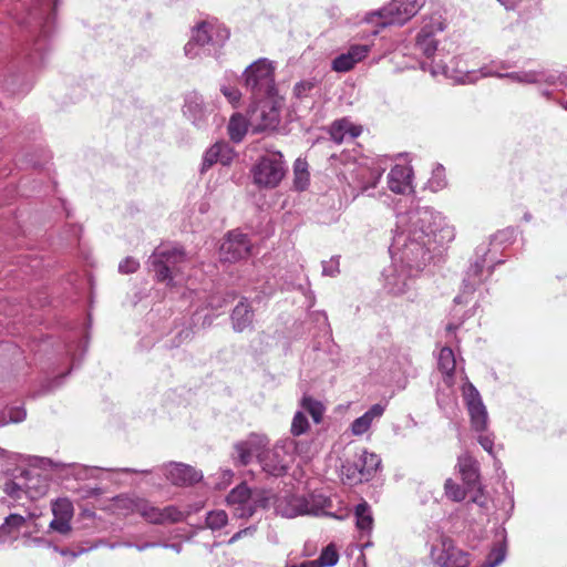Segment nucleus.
I'll return each instance as SVG.
<instances>
[{"mask_svg":"<svg viewBox=\"0 0 567 567\" xmlns=\"http://www.w3.org/2000/svg\"><path fill=\"white\" fill-rule=\"evenodd\" d=\"M235 152L229 143L219 141L213 144L204 154L202 171H206L214 164L226 166L234 159Z\"/></svg>","mask_w":567,"mask_h":567,"instance_id":"obj_22","label":"nucleus"},{"mask_svg":"<svg viewBox=\"0 0 567 567\" xmlns=\"http://www.w3.org/2000/svg\"><path fill=\"white\" fill-rule=\"evenodd\" d=\"M300 411H303L305 414L308 413L316 424L321 422L324 412V406L320 401L315 400L311 396L305 395L300 402Z\"/></svg>","mask_w":567,"mask_h":567,"instance_id":"obj_35","label":"nucleus"},{"mask_svg":"<svg viewBox=\"0 0 567 567\" xmlns=\"http://www.w3.org/2000/svg\"><path fill=\"white\" fill-rule=\"evenodd\" d=\"M412 168L404 165H395L388 175L389 188L396 194H404L411 188Z\"/></svg>","mask_w":567,"mask_h":567,"instance_id":"obj_23","label":"nucleus"},{"mask_svg":"<svg viewBox=\"0 0 567 567\" xmlns=\"http://www.w3.org/2000/svg\"><path fill=\"white\" fill-rule=\"evenodd\" d=\"M439 369L445 375L444 381L447 384H452L453 374L456 367L455 355L453 350L450 347H444L441 349L439 354Z\"/></svg>","mask_w":567,"mask_h":567,"instance_id":"obj_33","label":"nucleus"},{"mask_svg":"<svg viewBox=\"0 0 567 567\" xmlns=\"http://www.w3.org/2000/svg\"><path fill=\"white\" fill-rule=\"evenodd\" d=\"M298 452V442L292 437L279 440L272 449H267L259 454V464L262 470L272 475L281 476L288 470L292 455Z\"/></svg>","mask_w":567,"mask_h":567,"instance_id":"obj_8","label":"nucleus"},{"mask_svg":"<svg viewBox=\"0 0 567 567\" xmlns=\"http://www.w3.org/2000/svg\"><path fill=\"white\" fill-rule=\"evenodd\" d=\"M291 567H320V564L316 560H308Z\"/></svg>","mask_w":567,"mask_h":567,"instance_id":"obj_57","label":"nucleus"},{"mask_svg":"<svg viewBox=\"0 0 567 567\" xmlns=\"http://www.w3.org/2000/svg\"><path fill=\"white\" fill-rule=\"evenodd\" d=\"M506 9H513L516 4V0H498Z\"/></svg>","mask_w":567,"mask_h":567,"instance_id":"obj_58","label":"nucleus"},{"mask_svg":"<svg viewBox=\"0 0 567 567\" xmlns=\"http://www.w3.org/2000/svg\"><path fill=\"white\" fill-rule=\"evenodd\" d=\"M463 396L471 416L472 427L476 432L485 431L488 415L480 392L471 382H466L463 385Z\"/></svg>","mask_w":567,"mask_h":567,"instance_id":"obj_13","label":"nucleus"},{"mask_svg":"<svg viewBox=\"0 0 567 567\" xmlns=\"http://www.w3.org/2000/svg\"><path fill=\"white\" fill-rule=\"evenodd\" d=\"M221 93L225 95V97L231 103V104H236L239 102L240 100V96H241V93L238 89L236 87H228V86H223L221 89Z\"/></svg>","mask_w":567,"mask_h":567,"instance_id":"obj_53","label":"nucleus"},{"mask_svg":"<svg viewBox=\"0 0 567 567\" xmlns=\"http://www.w3.org/2000/svg\"><path fill=\"white\" fill-rule=\"evenodd\" d=\"M354 460L358 462L361 475L365 477V481H369L381 465L380 456L364 449L355 455Z\"/></svg>","mask_w":567,"mask_h":567,"instance_id":"obj_31","label":"nucleus"},{"mask_svg":"<svg viewBox=\"0 0 567 567\" xmlns=\"http://www.w3.org/2000/svg\"><path fill=\"white\" fill-rule=\"evenodd\" d=\"M313 87L315 83L312 81H301L295 85L293 93L297 97L302 99L306 97Z\"/></svg>","mask_w":567,"mask_h":567,"instance_id":"obj_50","label":"nucleus"},{"mask_svg":"<svg viewBox=\"0 0 567 567\" xmlns=\"http://www.w3.org/2000/svg\"><path fill=\"white\" fill-rule=\"evenodd\" d=\"M70 520L71 519H66V518H62V517H54L52 519V522L50 523V527L53 530L64 535V534L69 533L71 529Z\"/></svg>","mask_w":567,"mask_h":567,"instance_id":"obj_49","label":"nucleus"},{"mask_svg":"<svg viewBox=\"0 0 567 567\" xmlns=\"http://www.w3.org/2000/svg\"><path fill=\"white\" fill-rule=\"evenodd\" d=\"M457 466L464 484L471 489L475 488L480 480L477 462L468 454H463L458 457Z\"/></svg>","mask_w":567,"mask_h":567,"instance_id":"obj_26","label":"nucleus"},{"mask_svg":"<svg viewBox=\"0 0 567 567\" xmlns=\"http://www.w3.org/2000/svg\"><path fill=\"white\" fill-rule=\"evenodd\" d=\"M309 421L303 411H297L293 415L290 432L293 436H300L309 430Z\"/></svg>","mask_w":567,"mask_h":567,"instance_id":"obj_37","label":"nucleus"},{"mask_svg":"<svg viewBox=\"0 0 567 567\" xmlns=\"http://www.w3.org/2000/svg\"><path fill=\"white\" fill-rule=\"evenodd\" d=\"M339 272V260L337 258H331L328 261L322 262V274L324 276H336Z\"/></svg>","mask_w":567,"mask_h":567,"instance_id":"obj_52","label":"nucleus"},{"mask_svg":"<svg viewBox=\"0 0 567 567\" xmlns=\"http://www.w3.org/2000/svg\"><path fill=\"white\" fill-rule=\"evenodd\" d=\"M432 74H433V75H436V74H437V71L433 70V71H432Z\"/></svg>","mask_w":567,"mask_h":567,"instance_id":"obj_63","label":"nucleus"},{"mask_svg":"<svg viewBox=\"0 0 567 567\" xmlns=\"http://www.w3.org/2000/svg\"><path fill=\"white\" fill-rule=\"evenodd\" d=\"M355 526L365 535H370L373 528V516L370 505L363 501L354 508Z\"/></svg>","mask_w":567,"mask_h":567,"instance_id":"obj_32","label":"nucleus"},{"mask_svg":"<svg viewBox=\"0 0 567 567\" xmlns=\"http://www.w3.org/2000/svg\"><path fill=\"white\" fill-rule=\"evenodd\" d=\"M441 73L456 83H474L481 78L497 76L507 78L513 82L522 84L547 83L549 85L566 84L567 78L557 72L548 70L517 71L511 73H499L494 65H485L478 71H468L453 68L451 65H441Z\"/></svg>","mask_w":567,"mask_h":567,"instance_id":"obj_3","label":"nucleus"},{"mask_svg":"<svg viewBox=\"0 0 567 567\" xmlns=\"http://www.w3.org/2000/svg\"><path fill=\"white\" fill-rule=\"evenodd\" d=\"M478 443L481 444V446H482L486 452H488L489 454H492V452H493V446H494V440H493L489 435H480V437H478Z\"/></svg>","mask_w":567,"mask_h":567,"instance_id":"obj_54","label":"nucleus"},{"mask_svg":"<svg viewBox=\"0 0 567 567\" xmlns=\"http://www.w3.org/2000/svg\"><path fill=\"white\" fill-rule=\"evenodd\" d=\"M166 478L176 486H187L199 482L202 473L183 463H171L165 467Z\"/></svg>","mask_w":567,"mask_h":567,"instance_id":"obj_21","label":"nucleus"},{"mask_svg":"<svg viewBox=\"0 0 567 567\" xmlns=\"http://www.w3.org/2000/svg\"><path fill=\"white\" fill-rule=\"evenodd\" d=\"M7 414L9 416V420H6V415H4L2 417V421L0 422V425L8 424L9 422L18 423V422L23 421L27 416L25 410L21 406L10 408L7 411Z\"/></svg>","mask_w":567,"mask_h":567,"instance_id":"obj_45","label":"nucleus"},{"mask_svg":"<svg viewBox=\"0 0 567 567\" xmlns=\"http://www.w3.org/2000/svg\"><path fill=\"white\" fill-rule=\"evenodd\" d=\"M295 174H296V187L299 189H303L307 184V173H306V163L301 161H297L295 164Z\"/></svg>","mask_w":567,"mask_h":567,"instance_id":"obj_46","label":"nucleus"},{"mask_svg":"<svg viewBox=\"0 0 567 567\" xmlns=\"http://www.w3.org/2000/svg\"><path fill=\"white\" fill-rule=\"evenodd\" d=\"M445 185H446V179H445L444 167L442 165H437L432 172V177L427 182V187L432 192H437V190L444 188Z\"/></svg>","mask_w":567,"mask_h":567,"instance_id":"obj_40","label":"nucleus"},{"mask_svg":"<svg viewBox=\"0 0 567 567\" xmlns=\"http://www.w3.org/2000/svg\"><path fill=\"white\" fill-rule=\"evenodd\" d=\"M482 252V256L478 257L465 272L462 282V291L454 298V302L456 305L467 303L468 297L475 291L476 287L483 282V270L485 265V248H478L477 254Z\"/></svg>","mask_w":567,"mask_h":567,"instance_id":"obj_15","label":"nucleus"},{"mask_svg":"<svg viewBox=\"0 0 567 567\" xmlns=\"http://www.w3.org/2000/svg\"><path fill=\"white\" fill-rule=\"evenodd\" d=\"M41 462L44 466H58V464H54L50 458H42Z\"/></svg>","mask_w":567,"mask_h":567,"instance_id":"obj_60","label":"nucleus"},{"mask_svg":"<svg viewBox=\"0 0 567 567\" xmlns=\"http://www.w3.org/2000/svg\"><path fill=\"white\" fill-rule=\"evenodd\" d=\"M254 311L246 300L240 301L231 313L233 328L237 332H243L252 324Z\"/></svg>","mask_w":567,"mask_h":567,"instance_id":"obj_30","label":"nucleus"},{"mask_svg":"<svg viewBox=\"0 0 567 567\" xmlns=\"http://www.w3.org/2000/svg\"><path fill=\"white\" fill-rule=\"evenodd\" d=\"M269 444V439L265 434L251 433L245 441L235 445V460L239 465H247L256 456L259 460V454L266 451Z\"/></svg>","mask_w":567,"mask_h":567,"instance_id":"obj_17","label":"nucleus"},{"mask_svg":"<svg viewBox=\"0 0 567 567\" xmlns=\"http://www.w3.org/2000/svg\"><path fill=\"white\" fill-rule=\"evenodd\" d=\"M505 556H506L505 547L502 545H498L491 550V553L488 554V556L482 567H497L499 564H502L504 561Z\"/></svg>","mask_w":567,"mask_h":567,"instance_id":"obj_43","label":"nucleus"},{"mask_svg":"<svg viewBox=\"0 0 567 567\" xmlns=\"http://www.w3.org/2000/svg\"><path fill=\"white\" fill-rule=\"evenodd\" d=\"M140 268V262L133 257H126L118 264V271L124 275L134 274Z\"/></svg>","mask_w":567,"mask_h":567,"instance_id":"obj_48","label":"nucleus"},{"mask_svg":"<svg viewBox=\"0 0 567 567\" xmlns=\"http://www.w3.org/2000/svg\"><path fill=\"white\" fill-rule=\"evenodd\" d=\"M243 76L245 87L254 99L270 97L275 94V66L267 59H259L251 63Z\"/></svg>","mask_w":567,"mask_h":567,"instance_id":"obj_5","label":"nucleus"},{"mask_svg":"<svg viewBox=\"0 0 567 567\" xmlns=\"http://www.w3.org/2000/svg\"><path fill=\"white\" fill-rule=\"evenodd\" d=\"M368 52H369V47L363 45V44L352 45L348 51V53L351 55V58L354 60L355 63H358L359 61L364 59L367 56Z\"/></svg>","mask_w":567,"mask_h":567,"instance_id":"obj_51","label":"nucleus"},{"mask_svg":"<svg viewBox=\"0 0 567 567\" xmlns=\"http://www.w3.org/2000/svg\"><path fill=\"white\" fill-rule=\"evenodd\" d=\"M183 113L197 128L202 130L207 127L209 114L202 95L198 93L193 92L186 96Z\"/></svg>","mask_w":567,"mask_h":567,"instance_id":"obj_20","label":"nucleus"},{"mask_svg":"<svg viewBox=\"0 0 567 567\" xmlns=\"http://www.w3.org/2000/svg\"><path fill=\"white\" fill-rule=\"evenodd\" d=\"M442 30L440 18L431 17L421 28L415 39V49L424 56L432 58L437 50V41L434 38L436 31Z\"/></svg>","mask_w":567,"mask_h":567,"instance_id":"obj_19","label":"nucleus"},{"mask_svg":"<svg viewBox=\"0 0 567 567\" xmlns=\"http://www.w3.org/2000/svg\"><path fill=\"white\" fill-rule=\"evenodd\" d=\"M52 513L54 517L71 519L73 516V505L66 498H59L52 504Z\"/></svg>","mask_w":567,"mask_h":567,"instance_id":"obj_38","label":"nucleus"},{"mask_svg":"<svg viewBox=\"0 0 567 567\" xmlns=\"http://www.w3.org/2000/svg\"><path fill=\"white\" fill-rule=\"evenodd\" d=\"M228 38L229 32L226 28L209 22H200L193 29L192 38L185 44V54L190 59L217 54Z\"/></svg>","mask_w":567,"mask_h":567,"instance_id":"obj_4","label":"nucleus"},{"mask_svg":"<svg viewBox=\"0 0 567 567\" xmlns=\"http://www.w3.org/2000/svg\"><path fill=\"white\" fill-rule=\"evenodd\" d=\"M260 101L249 112V125L254 132L274 131L280 123V111L274 101Z\"/></svg>","mask_w":567,"mask_h":567,"instance_id":"obj_11","label":"nucleus"},{"mask_svg":"<svg viewBox=\"0 0 567 567\" xmlns=\"http://www.w3.org/2000/svg\"><path fill=\"white\" fill-rule=\"evenodd\" d=\"M431 558L440 567H467L471 563L468 553L457 548L447 537L432 547Z\"/></svg>","mask_w":567,"mask_h":567,"instance_id":"obj_12","label":"nucleus"},{"mask_svg":"<svg viewBox=\"0 0 567 567\" xmlns=\"http://www.w3.org/2000/svg\"><path fill=\"white\" fill-rule=\"evenodd\" d=\"M339 560V555L337 553V549L334 546L328 545L321 553L318 561L320 564V567H332L334 566Z\"/></svg>","mask_w":567,"mask_h":567,"instance_id":"obj_41","label":"nucleus"},{"mask_svg":"<svg viewBox=\"0 0 567 567\" xmlns=\"http://www.w3.org/2000/svg\"><path fill=\"white\" fill-rule=\"evenodd\" d=\"M63 378V375H59L56 380L53 381V385H51L48 391H50L53 386H58L61 382L60 380Z\"/></svg>","mask_w":567,"mask_h":567,"instance_id":"obj_61","label":"nucleus"},{"mask_svg":"<svg viewBox=\"0 0 567 567\" xmlns=\"http://www.w3.org/2000/svg\"><path fill=\"white\" fill-rule=\"evenodd\" d=\"M35 542H37V543H41V542H42V539H41V538H37V539H35Z\"/></svg>","mask_w":567,"mask_h":567,"instance_id":"obj_64","label":"nucleus"},{"mask_svg":"<svg viewBox=\"0 0 567 567\" xmlns=\"http://www.w3.org/2000/svg\"><path fill=\"white\" fill-rule=\"evenodd\" d=\"M454 236V228L445 223L441 213L430 207H415L399 214L390 252L400 265L393 262L384 270V289L394 296L409 291L415 275L431 258V244L444 245Z\"/></svg>","mask_w":567,"mask_h":567,"instance_id":"obj_1","label":"nucleus"},{"mask_svg":"<svg viewBox=\"0 0 567 567\" xmlns=\"http://www.w3.org/2000/svg\"><path fill=\"white\" fill-rule=\"evenodd\" d=\"M444 491L445 495L453 502H462L466 497L465 489L452 478L445 481Z\"/></svg>","mask_w":567,"mask_h":567,"instance_id":"obj_39","label":"nucleus"},{"mask_svg":"<svg viewBox=\"0 0 567 567\" xmlns=\"http://www.w3.org/2000/svg\"><path fill=\"white\" fill-rule=\"evenodd\" d=\"M135 512L151 524L164 525L182 522L183 513L174 505L158 508L148 502H138L135 505Z\"/></svg>","mask_w":567,"mask_h":567,"instance_id":"obj_14","label":"nucleus"},{"mask_svg":"<svg viewBox=\"0 0 567 567\" xmlns=\"http://www.w3.org/2000/svg\"><path fill=\"white\" fill-rule=\"evenodd\" d=\"M251 249V244L247 235L237 230L229 231L227 238L220 246V259L228 262H235L246 258Z\"/></svg>","mask_w":567,"mask_h":567,"instance_id":"obj_16","label":"nucleus"},{"mask_svg":"<svg viewBox=\"0 0 567 567\" xmlns=\"http://www.w3.org/2000/svg\"><path fill=\"white\" fill-rule=\"evenodd\" d=\"M456 329H457V326H454L453 323H450L446 327L447 332H454Z\"/></svg>","mask_w":567,"mask_h":567,"instance_id":"obj_62","label":"nucleus"},{"mask_svg":"<svg viewBox=\"0 0 567 567\" xmlns=\"http://www.w3.org/2000/svg\"><path fill=\"white\" fill-rule=\"evenodd\" d=\"M255 532V527H248V528H244L239 532H237L231 538H230V543H234L236 542L237 539H239L243 535H247V534H252Z\"/></svg>","mask_w":567,"mask_h":567,"instance_id":"obj_56","label":"nucleus"},{"mask_svg":"<svg viewBox=\"0 0 567 567\" xmlns=\"http://www.w3.org/2000/svg\"><path fill=\"white\" fill-rule=\"evenodd\" d=\"M192 337H193L192 329H183V330H181L178 332V334H177V338L179 339V341L175 346H179V343H182L184 340L192 339Z\"/></svg>","mask_w":567,"mask_h":567,"instance_id":"obj_55","label":"nucleus"},{"mask_svg":"<svg viewBox=\"0 0 567 567\" xmlns=\"http://www.w3.org/2000/svg\"><path fill=\"white\" fill-rule=\"evenodd\" d=\"M515 237V230L513 228H506L497 231L492 237V244L503 245L511 243Z\"/></svg>","mask_w":567,"mask_h":567,"instance_id":"obj_47","label":"nucleus"},{"mask_svg":"<svg viewBox=\"0 0 567 567\" xmlns=\"http://www.w3.org/2000/svg\"><path fill=\"white\" fill-rule=\"evenodd\" d=\"M227 503L234 507V515L238 518H248L254 515L257 502L252 498L250 489L240 484L227 496Z\"/></svg>","mask_w":567,"mask_h":567,"instance_id":"obj_18","label":"nucleus"},{"mask_svg":"<svg viewBox=\"0 0 567 567\" xmlns=\"http://www.w3.org/2000/svg\"><path fill=\"white\" fill-rule=\"evenodd\" d=\"M59 0H32L29 8L17 18V22L28 30L32 44L24 49V59L33 66H40L47 51V37L52 30Z\"/></svg>","mask_w":567,"mask_h":567,"instance_id":"obj_2","label":"nucleus"},{"mask_svg":"<svg viewBox=\"0 0 567 567\" xmlns=\"http://www.w3.org/2000/svg\"><path fill=\"white\" fill-rule=\"evenodd\" d=\"M355 62L351 55L347 52L338 55L332 61V69L337 72H347L354 66Z\"/></svg>","mask_w":567,"mask_h":567,"instance_id":"obj_44","label":"nucleus"},{"mask_svg":"<svg viewBox=\"0 0 567 567\" xmlns=\"http://www.w3.org/2000/svg\"><path fill=\"white\" fill-rule=\"evenodd\" d=\"M287 173V164L278 151H267L251 168L254 184L260 188H274Z\"/></svg>","mask_w":567,"mask_h":567,"instance_id":"obj_7","label":"nucleus"},{"mask_svg":"<svg viewBox=\"0 0 567 567\" xmlns=\"http://www.w3.org/2000/svg\"><path fill=\"white\" fill-rule=\"evenodd\" d=\"M424 3L425 0H392L384 8L369 13L367 21L372 22L374 18H379L381 27L403 24L416 14Z\"/></svg>","mask_w":567,"mask_h":567,"instance_id":"obj_9","label":"nucleus"},{"mask_svg":"<svg viewBox=\"0 0 567 567\" xmlns=\"http://www.w3.org/2000/svg\"><path fill=\"white\" fill-rule=\"evenodd\" d=\"M4 491L9 496L14 498H20L21 493H24L30 498H35L45 493V485L37 486L32 477H25L23 484L13 481L8 482Z\"/></svg>","mask_w":567,"mask_h":567,"instance_id":"obj_25","label":"nucleus"},{"mask_svg":"<svg viewBox=\"0 0 567 567\" xmlns=\"http://www.w3.org/2000/svg\"><path fill=\"white\" fill-rule=\"evenodd\" d=\"M382 176L379 168H370L367 166H359L352 172V181L355 187L361 192H367L374 188Z\"/></svg>","mask_w":567,"mask_h":567,"instance_id":"obj_24","label":"nucleus"},{"mask_svg":"<svg viewBox=\"0 0 567 567\" xmlns=\"http://www.w3.org/2000/svg\"><path fill=\"white\" fill-rule=\"evenodd\" d=\"M249 125V118L247 120L244 115L236 113L234 114L228 123L227 130L230 140L235 143H239L245 137Z\"/></svg>","mask_w":567,"mask_h":567,"instance_id":"obj_34","label":"nucleus"},{"mask_svg":"<svg viewBox=\"0 0 567 567\" xmlns=\"http://www.w3.org/2000/svg\"><path fill=\"white\" fill-rule=\"evenodd\" d=\"M227 514L224 511H213L207 514L206 525L210 529H220L227 524Z\"/></svg>","mask_w":567,"mask_h":567,"instance_id":"obj_42","label":"nucleus"},{"mask_svg":"<svg viewBox=\"0 0 567 567\" xmlns=\"http://www.w3.org/2000/svg\"><path fill=\"white\" fill-rule=\"evenodd\" d=\"M186 261V254L181 246L161 245L150 257V265L158 281L171 284Z\"/></svg>","mask_w":567,"mask_h":567,"instance_id":"obj_6","label":"nucleus"},{"mask_svg":"<svg viewBox=\"0 0 567 567\" xmlns=\"http://www.w3.org/2000/svg\"><path fill=\"white\" fill-rule=\"evenodd\" d=\"M330 501L323 495L310 494L291 495L285 497L277 505V511L288 518H293L300 515H319Z\"/></svg>","mask_w":567,"mask_h":567,"instance_id":"obj_10","label":"nucleus"},{"mask_svg":"<svg viewBox=\"0 0 567 567\" xmlns=\"http://www.w3.org/2000/svg\"><path fill=\"white\" fill-rule=\"evenodd\" d=\"M341 473L350 484L361 483L365 477L361 475L358 462L347 460L341 466Z\"/></svg>","mask_w":567,"mask_h":567,"instance_id":"obj_36","label":"nucleus"},{"mask_svg":"<svg viewBox=\"0 0 567 567\" xmlns=\"http://www.w3.org/2000/svg\"><path fill=\"white\" fill-rule=\"evenodd\" d=\"M27 524V519L19 514H10L0 525V543L13 542L18 538L20 530Z\"/></svg>","mask_w":567,"mask_h":567,"instance_id":"obj_28","label":"nucleus"},{"mask_svg":"<svg viewBox=\"0 0 567 567\" xmlns=\"http://www.w3.org/2000/svg\"><path fill=\"white\" fill-rule=\"evenodd\" d=\"M329 133L331 136V140L334 141L338 144H341L346 137L348 136L350 140L355 138L360 135L361 128L358 126H354L350 121L342 118L334 121L330 128Z\"/></svg>","mask_w":567,"mask_h":567,"instance_id":"obj_29","label":"nucleus"},{"mask_svg":"<svg viewBox=\"0 0 567 567\" xmlns=\"http://www.w3.org/2000/svg\"><path fill=\"white\" fill-rule=\"evenodd\" d=\"M384 413V406L382 404L372 405L363 415L357 417L351 423V432L353 435H363L369 431L374 420L380 419Z\"/></svg>","mask_w":567,"mask_h":567,"instance_id":"obj_27","label":"nucleus"},{"mask_svg":"<svg viewBox=\"0 0 567 567\" xmlns=\"http://www.w3.org/2000/svg\"><path fill=\"white\" fill-rule=\"evenodd\" d=\"M156 545H157L156 543H144V544H142V545H137L136 547H137V549H138L140 551H142V550H144V549H146V548L155 547Z\"/></svg>","mask_w":567,"mask_h":567,"instance_id":"obj_59","label":"nucleus"}]
</instances>
